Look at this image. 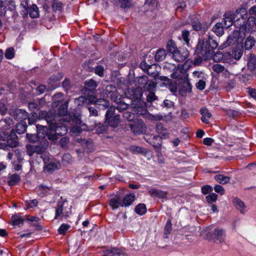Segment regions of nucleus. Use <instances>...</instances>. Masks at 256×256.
I'll use <instances>...</instances> for the list:
<instances>
[{"instance_id":"obj_1","label":"nucleus","mask_w":256,"mask_h":256,"mask_svg":"<svg viewBox=\"0 0 256 256\" xmlns=\"http://www.w3.org/2000/svg\"><path fill=\"white\" fill-rule=\"evenodd\" d=\"M218 46L216 40L209 36L208 38H204L199 40L196 47V53L199 57H202L204 60L212 58L214 50Z\"/></svg>"},{"instance_id":"obj_2","label":"nucleus","mask_w":256,"mask_h":256,"mask_svg":"<svg viewBox=\"0 0 256 256\" xmlns=\"http://www.w3.org/2000/svg\"><path fill=\"white\" fill-rule=\"evenodd\" d=\"M240 14V18H238L234 23V26L240 28V30L248 32L256 24V20L254 16H250L248 18L247 21V11L244 8H240L236 10V16Z\"/></svg>"},{"instance_id":"obj_3","label":"nucleus","mask_w":256,"mask_h":256,"mask_svg":"<svg viewBox=\"0 0 256 256\" xmlns=\"http://www.w3.org/2000/svg\"><path fill=\"white\" fill-rule=\"evenodd\" d=\"M27 125L24 122H21L16 126V130L12 128L10 134L8 132H5L4 135L7 136L6 144L11 148H14L18 146V137L16 132L20 134L25 132L26 130Z\"/></svg>"},{"instance_id":"obj_4","label":"nucleus","mask_w":256,"mask_h":256,"mask_svg":"<svg viewBox=\"0 0 256 256\" xmlns=\"http://www.w3.org/2000/svg\"><path fill=\"white\" fill-rule=\"evenodd\" d=\"M136 90L138 92V94L133 95L135 100L131 102L130 107L135 113V115H144L146 114L147 110L143 102L140 100L142 95V92L139 89Z\"/></svg>"},{"instance_id":"obj_5","label":"nucleus","mask_w":256,"mask_h":256,"mask_svg":"<svg viewBox=\"0 0 256 256\" xmlns=\"http://www.w3.org/2000/svg\"><path fill=\"white\" fill-rule=\"evenodd\" d=\"M246 36L244 32L239 29V30H234L227 38L226 41L224 44V46L226 47L230 44H235L242 42Z\"/></svg>"},{"instance_id":"obj_6","label":"nucleus","mask_w":256,"mask_h":256,"mask_svg":"<svg viewBox=\"0 0 256 256\" xmlns=\"http://www.w3.org/2000/svg\"><path fill=\"white\" fill-rule=\"evenodd\" d=\"M60 120V122H54L48 125V130L52 132H54L59 136H62L66 134L68 132L66 126L64 124H62Z\"/></svg>"},{"instance_id":"obj_7","label":"nucleus","mask_w":256,"mask_h":256,"mask_svg":"<svg viewBox=\"0 0 256 256\" xmlns=\"http://www.w3.org/2000/svg\"><path fill=\"white\" fill-rule=\"evenodd\" d=\"M206 236L208 239H212L216 242L222 243L225 240L226 234L224 230L216 228L212 232L208 233Z\"/></svg>"},{"instance_id":"obj_8","label":"nucleus","mask_w":256,"mask_h":256,"mask_svg":"<svg viewBox=\"0 0 256 256\" xmlns=\"http://www.w3.org/2000/svg\"><path fill=\"white\" fill-rule=\"evenodd\" d=\"M128 125L132 132L135 134H142L146 130L145 124L141 120L136 119V120L133 121L132 124H129Z\"/></svg>"},{"instance_id":"obj_9","label":"nucleus","mask_w":256,"mask_h":256,"mask_svg":"<svg viewBox=\"0 0 256 256\" xmlns=\"http://www.w3.org/2000/svg\"><path fill=\"white\" fill-rule=\"evenodd\" d=\"M66 202H67V200H63L62 198L58 202L57 206L56 208L54 219L62 220L63 217L67 218L69 216L70 212H63L64 206Z\"/></svg>"},{"instance_id":"obj_10","label":"nucleus","mask_w":256,"mask_h":256,"mask_svg":"<svg viewBox=\"0 0 256 256\" xmlns=\"http://www.w3.org/2000/svg\"><path fill=\"white\" fill-rule=\"evenodd\" d=\"M189 56V52L186 48H180L172 54L173 58L176 62H182Z\"/></svg>"},{"instance_id":"obj_11","label":"nucleus","mask_w":256,"mask_h":256,"mask_svg":"<svg viewBox=\"0 0 256 256\" xmlns=\"http://www.w3.org/2000/svg\"><path fill=\"white\" fill-rule=\"evenodd\" d=\"M188 74L182 68V66H180V65H178V68L171 74V77L174 79H176L178 82L186 80V79L188 78Z\"/></svg>"},{"instance_id":"obj_12","label":"nucleus","mask_w":256,"mask_h":256,"mask_svg":"<svg viewBox=\"0 0 256 256\" xmlns=\"http://www.w3.org/2000/svg\"><path fill=\"white\" fill-rule=\"evenodd\" d=\"M236 15V12L234 13L228 12L224 14V18L222 22L225 28H227L233 24H234L238 18H240V14H238V16Z\"/></svg>"},{"instance_id":"obj_13","label":"nucleus","mask_w":256,"mask_h":256,"mask_svg":"<svg viewBox=\"0 0 256 256\" xmlns=\"http://www.w3.org/2000/svg\"><path fill=\"white\" fill-rule=\"evenodd\" d=\"M104 95L107 98H110L113 101L116 100L120 96L118 94L116 86L113 84L108 85L104 91Z\"/></svg>"},{"instance_id":"obj_14","label":"nucleus","mask_w":256,"mask_h":256,"mask_svg":"<svg viewBox=\"0 0 256 256\" xmlns=\"http://www.w3.org/2000/svg\"><path fill=\"white\" fill-rule=\"evenodd\" d=\"M55 118L56 112L53 109H50L48 112L42 110L38 114V118L45 120L49 125L52 123H54L53 121L55 120Z\"/></svg>"},{"instance_id":"obj_15","label":"nucleus","mask_w":256,"mask_h":256,"mask_svg":"<svg viewBox=\"0 0 256 256\" xmlns=\"http://www.w3.org/2000/svg\"><path fill=\"white\" fill-rule=\"evenodd\" d=\"M178 83L180 84L179 92L182 96H184L187 93H190L192 92V86L188 78Z\"/></svg>"},{"instance_id":"obj_16","label":"nucleus","mask_w":256,"mask_h":256,"mask_svg":"<svg viewBox=\"0 0 256 256\" xmlns=\"http://www.w3.org/2000/svg\"><path fill=\"white\" fill-rule=\"evenodd\" d=\"M148 80V78L146 76H142L138 78L136 82V84L138 86V88H135L132 91V95H136V94H138V92L136 90L137 89H139L142 92V88H144L146 86Z\"/></svg>"},{"instance_id":"obj_17","label":"nucleus","mask_w":256,"mask_h":256,"mask_svg":"<svg viewBox=\"0 0 256 256\" xmlns=\"http://www.w3.org/2000/svg\"><path fill=\"white\" fill-rule=\"evenodd\" d=\"M156 132L160 136V138H167L170 134L169 130L165 128L160 122H158L156 126Z\"/></svg>"},{"instance_id":"obj_18","label":"nucleus","mask_w":256,"mask_h":256,"mask_svg":"<svg viewBox=\"0 0 256 256\" xmlns=\"http://www.w3.org/2000/svg\"><path fill=\"white\" fill-rule=\"evenodd\" d=\"M13 116L16 120L22 121L28 118V113L25 110L16 109L14 112Z\"/></svg>"},{"instance_id":"obj_19","label":"nucleus","mask_w":256,"mask_h":256,"mask_svg":"<svg viewBox=\"0 0 256 256\" xmlns=\"http://www.w3.org/2000/svg\"><path fill=\"white\" fill-rule=\"evenodd\" d=\"M104 254L106 256H124L126 255L120 249L116 248L106 250Z\"/></svg>"},{"instance_id":"obj_20","label":"nucleus","mask_w":256,"mask_h":256,"mask_svg":"<svg viewBox=\"0 0 256 256\" xmlns=\"http://www.w3.org/2000/svg\"><path fill=\"white\" fill-rule=\"evenodd\" d=\"M135 200V196L134 194H126L122 202L121 206L127 207L130 206Z\"/></svg>"},{"instance_id":"obj_21","label":"nucleus","mask_w":256,"mask_h":256,"mask_svg":"<svg viewBox=\"0 0 256 256\" xmlns=\"http://www.w3.org/2000/svg\"><path fill=\"white\" fill-rule=\"evenodd\" d=\"M122 204V199L119 195H116L110 198L109 205L113 210L118 208Z\"/></svg>"},{"instance_id":"obj_22","label":"nucleus","mask_w":256,"mask_h":256,"mask_svg":"<svg viewBox=\"0 0 256 256\" xmlns=\"http://www.w3.org/2000/svg\"><path fill=\"white\" fill-rule=\"evenodd\" d=\"M3 130H8L12 128L14 126L13 120L10 118H6L0 122Z\"/></svg>"},{"instance_id":"obj_23","label":"nucleus","mask_w":256,"mask_h":256,"mask_svg":"<svg viewBox=\"0 0 256 256\" xmlns=\"http://www.w3.org/2000/svg\"><path fill=\"white\" fill-rule=\"evenodd\" d=\"M212 70L217 74L222 73L225 78L230 74V72L225 68L224 66L219 64H214L212 66Z\"/></svg>"},{"instance_id":"obj_24","label":"nucleus","mask_w":256,"mask_h":256,"mask_svg":"<svg viewBox=\"0 0 256 256\" xmlns=\"http://www.w3.org/2000/svg\"><path fill=\"white\" fill-rule=\"evenodd\" d=\"M242 52L240 50H232L230 52H226L224 53V57L229 58L232 60L234 58L236 60H238L242 56Z\"/></svg>"},{"instance_id":"obj_25","label":"nucleus","mask_w":256,"mask_h":256,"mask_svg":"<svg viewBox=\"0 0 256 256\" xmlns=\"http://www.w3.org/2000/svg\"><path fill=\"white\" fill-rule=\"evenodd\" d=\"M200 112L202 115L201 118L202 121L206 124H209V118H210L212 116L208 110L206 108H202L200 110Z\"/></svg>"},{"instance_id":"obj_26","label":"nucleus","mask_w":256,"mask_h":256,"mask_svg":"<svg viewBox=\"0 0 256 256\" xmlns=\"http://www.w3.org/2000/svg\"><path fill=\"white\" fill-rule=\"evenodd\" d=\"M248 68L251 72H253L256 68V57L253 54H250L248 58Z\"/></svg>"},{"instance_id":"obj_27","label":"nucleus","mask_w":256,"mask_h":256,"mask_svg":"<svg viewBox=\"0 0 256 256\" xmlns=\"http://www.w3.org/2000/svg\"><path fill=\"white\" fill-rule=\"evenodd\" d=\"M24 219L22 218L20 214H16L12 216L11 218V224L14 226H22Z\"/></svg>"},{"instance_id":"obj_28","label":"nucleus","mask_w":256,"mask_h":256,"mask_svg":"<svg viewBox=\"0 0 256 256\" xmlns=\"http://www.w3.org/2000/svg\"><path fill=\"white\" fill-rule=\"evenodd\" d=\"M116 104V109L119 112H122L124 110L128 109L129 104H127L125 102L121 100V96L118 98L116 101H114Z\"/></svg>"},{"instance_id":"obj_29","label":"nucleus","mask_w":256,"mask_h":256,"mask_svg":"<svg viewBox=\"0 0 256 256\" xmlns=\"http://www.w3.org/2000/svg\"><path fill=\"white\" fill-rule=\"evenodd\" d=\"M28 12L32 18H36L39 16V10L38 6L35 4H32L28 7Z\"/></svg>"},{"instance_id":"obj_30","label":"nucleus","mask_w":256,"mask_h":256,"mask_svg":"<svg viewBox=\"0 0 256 256\" xmlns=\"http://www.w3.org/2000/svg\"><path fill=\"white\" fill-rule=\"evenodd\" d=\"M148 142L156 149H160L161 148V138L159 136H153Z\"/></svg>"},{"instance_id":"obj_31","label":"nucleus","mask_w":256,"mask_h":256,"mask_svg":"<svg viewBox=\"0 0 256 256\" xmlns=\"http://www.w3.org/2000/svg\"><path fill=\"white\" fill-rule=\"evenodd\" d=\"M214 180L222 184H228L230 180V177L226 176L222 174H218L214 177Z\"/></svg>"},{"instance_id":"obj_32","label":"nucleus","mask_w":256,"mask_h":256,"mask_svg":"<svg viewBox=\"0 0 256 256\" xmlns=\"http://www.w3.org/2000/svg\"><path fill=\"white\" fill-rule=\"evenodd\" d=\"M224 28H225V27L224 26L222 22H218L214 26L212 30L218 36H221L224 33Z\"/></svg>"},{"instance_id":"obj_33","label":"nucleus","mask_w":256,"mask_h":256,"mask_svg":"<svg viewBox=\"0 0 256 256\" xmlns=\"http://www.w3.org/2000/svg\"><path fill=\"white\" fill-rule=\"evenodd\" d=\"M108 125L112 128H116L120 122V116L119 115H115L110 118L108 120H106Z\"/></svg>"},{"instance_id":"obj_34","label":"nucleus","mask_w":256,"mask_h":256,"mask_svg":"<svg viewBox=\"0 0 256 256\" xmlns=\"http://www.w3.org/2000/svg\"><path fill=\"white\" fill-rule=\"evenodd\" d=\"M234 206L241 213L244 212L246 206L244 202L238 198H234L233 200Z\"/></svg>"},{"instance_id":"obj_35","label":"nucleus","mask_w":256,"mask_h":256,"mask_svg":"<svg viewBox=\"0 0 256 256\" xmlns=\"http://www.w3.org/2000/svg\"><path fill=\"white\" fill-rule=\"evenodd\" d=\"M92 126L96 128V132L98 134H102L106 132L108 128V126L106 124H101L100 122H94V124Z\"/></svg>"},{"instance_id":"obj_36","label":"nucleus","mask_w":256,"mask_h":256,"mask_svg":"<svg viewBox=\"0 0 256 256\" xmlns=\"http://www.w3.org/2000/svg\"><path fill=\"white\" fill-rule=\"evenodd\" d=\"M14 6V2L12 0H0V8L3 10L11 9L10 6Z\"/></svg>"},{"instance_id":"obj_37","label":"nucleus","mask_w":256,"mask_h":256,"mask_svg":"<svg viewBox=\"0 0 256 256\" xmlns=\"http://www.w3.org/2000/svg\"><path fill=\"white\" fill-rule=\"evenodd\" d=\"M156 67V66L154 64H148L146 61H142L140 62V67L144 70H146L148 74L150 75H153L155 74L154 72H150V70L152 68V67Z\"/></svg>"},{"instance_id":"obj_38","label":"nucleus","mask_w":256,"mask_h":256,"mask_svg":"<svg viewBox=\"0 0 256 256\" xmlns=\"http://www.w3.org/2000/svg\"><path fill=\"white\" fill-rule=\"evenodd\" d=\"M20 176L18 174H13L8 178V184L10 186H14L20 181Z\"/></svg>"},{"instance_id":"obj_39","label":"nucleus","mask_w":256,"mask_h":256,"mask_svg":"<svg viewBox=\"0 0 256 256\" xmlns=\"http://www.w3.org/2000/svg\"><path fill=\"white\" fill-rule=\"evenodd\" d=\"M149 193L152 196L159 198H164L166 196V193L159 190L152 189Z\"/></svg>"},{"instance_id":"obj_40","label":"nucleus","mask_w":256,"mask_h":256,"mask_svg":"<svg viewBox=\"0 0 256 256\" xmlns=\"http://www.w3.org/2000/svg\"><path fill=\"white\" fill-rule=\"evenodd\" d=\"M166 56V52L164 49L160 48L155 54V60L158 62L163 60Z\"/></svg>"},{"instance_id":"obj_41","label":"nucleus","mask_w":256,"mask_h":256,"mask_svg":"<svg viewBox=\"0 0 256 256\" xmlns=\"http://www.w3.org/2000/svg\"><path fill=\"white\" fill-rule=\"evenodd\" d=\"M192 26L194 30L198 31L201 30L202 28V24L196 16H192Z\"/></svg>"},{"instance_id":"obj_42","label":"nucleus","mask_w":256,"mask_h":256,"mask_svg":"<svg viewBox=\"0 0 256 256\" xmlns=\"http://www.w3.org/2000/svg\"><path fill=\"white\" fill-rule=\"evenodd\" d=\"M68 102H65L58 108V114L60 116H66L68 113Z\"/></svg>"},{"instance_id":"obj_43","label":"nucleus","mask_w":256,"mask_h":256,"mask_svg":"<svg viewBox=\"0 0 256 256\" xmlns=\"http://www.w3.org/2000/svg\"><path fill=\"white\" fill-rule=\"evenodd\" d=\"M120 7L124 9H129L133 6L132 0H119Z\"/></svg>"},{"instance_id":"obj_44","label":"nucleus","mask_w":256,"mask_h":256,"mask_svg":"<svg viewBox=\"0 0 256 256\" xmlns=\"http://www.w3.org/2000/svg\"><path fill=\"white\" fill-rule=\"evenodd\" d=\"M135 212L139 215H143L146 212V206L144 204H139L135 208Z\"/></svg>"},{"instance_id":"obj_45","label":"nucleus","mask_w":256,"mask_h":256,"mask_svg":"<svg viewBox=\"0 0 256 256\" xmlns=\"http://www.w3.org/2000/svg\"><path fill=\"white\" fill-rule=\"evenodd\" d=\"M254 44L255 39L251 36H249L246 40L244 48L246 50H250L254 46Z\"/></svg>"},{"instance_id":"obj_46","label":"nucleus","mask_w":256,"mask_h":256,"mask_svg":"<svg viewBox=\"0 0 256 256\" xmlns=\"http://www.w3.org/2000/svg\"><path fill=\"white\" fill-rule=\"evenodd\" d=\"M172 230V224L171 220L170 219H168L166 223V224L164 227V238H168V236L171 232Z\"/></svg>"},{"instance_id":"obj_47","label":"nucleus","mask_w":256,"mask_h":256,"mask_svg":"<svg viewBox=\"0 0 256 256\" xmlns=\"http://www.w3.org/2000/svg\"><path fill=\"white\" fill-rule=\"evenodd\" d=\"M84 86L86 88H90V90H94L98 86V84L96 81L91 79L84 82Z\"/></svg>"},{"instance_id":"obj_48","label":"nucleus","mask_w":256,"mask_h":256,"mask_svg":"<svg viewBox=\"0 0 256 256\" xmlns=\"http://www.w3.org/2000/svg\"><path fill=\"white\" fill-rule=\"evenodd\" d=\"M123 117L124 119L128 120V122L134 121L136 118L135 113L131 110V111H128L123 114Z\"/></svg>"},{"instance_id":"obj_49","label":"nucleus","mask_w":256,"mask_h":256,"mask_svg":"<svg viewBox=\"0 0 256 256\" xmlns=\"http://www.w3.org/2000/svg\"><path fill=\"white\" fill-rule=\"evenodd\" d=\"M148 118L151 121H160L164 118L163 116L160 114H148L147 116Z\"/></svg>"},{"instance_id":"obj_50","label":"nucleus","mask_w":256,"mask_h":256,"mask_svg":"<svg viewBox=\"0 0 256 256\" xmlns=\"http://www.w3.org/2000/svg\"><path fill=\"white\" fill-rule=\"evenodd\" d=\"M130 151L134 154H143L145 152L144 148L136 146H132L130 148Z\"/></svg>"},{"instance_id":"obj_51","label":"nucleus","mask_w":256,"mask_h":256,"mask_svg":"<svg viewBox=\"0 0 256 256\" xmlns=\"http://www.w3.org/2000/svg\"><path fill=\"white\" fill-rule=\"evenodd\" d=\"M95 104L102 106L104 108H108L110 106L109 102L104 98L97 99L96 100Z\"/></svg>"},{"instance_id":"obj_52","label":"nucleus","mask_w":256,"mask_h":256,"mask_svg":"<svg viewBox=\"0 0 256 256\" xmlns=\"http://www.w3.org/2000/svg\"><path fill=\"white\" fill-rule=\"evenodd\" d=\"M156 87V83L153 80H149L146 86L144 88L145 90L148 92H153Z\"/></svg>"},{"instance_id":"obj_53","label":"nucleus","mask_w":256,"mask_h":256,"mask_svg":"<svg viewBox=\"0 0 256 256\" xmlns=\"http://www.w3.org/2000/svg\"><path fill=\"white\" fill-rule=\"evenodd\" d=\"M74 103L78 106H83L88 103V98L85 96H80L74 100Z\"/></svg>"},{"instance_id":"obj_54","label":"nucleus","mask_w":256,"mask_h":256,"mask_svg":"<svg viewBox=\"0 0 256 256\" xmlns=\"http://www.w3.org/2000/svg\"><path fill=\"white\" fill-rule=\"evenodd\" d=\"M166 49L168 52L173 54L174 52H175V51H176L178 48H177L176 44L172 40H170L168 42Z\"/></svg>"},{"instance_id":"obj_55","label":"nucleus","mask_w":256,"mask_h":256,"mask_svg":"<svg viewBox=\"0 0 256 256\" xmlns=\"http://www.w3.org/2000/svg\"><path fill=\"white\" fill-rule=\"evenodd\" d=\"M47 147V144H40L39 145H34V150H36V153L38 154H43Z\"/></svg>"},{"instance_id":"obj_56","label":"nucleus","mask_w":256,"mask_h":256,"mask_svg":"<svg viewBox=\"0 0 256 256\" xmlns=\"http://www.w3.org/2000/svg\"><path fill=\"white\" fill-rule=\"evenodd\" d=\"M206 198L208 204H212L217 200L218 195L215 193H211L206 196Z\"/></svg>"},{"instance_id":"obj_57","label":"nucleus","mask_w":256,"mask_h":256,"mask_svg":"<svg viewBox=\"0 0 256 256\" xmlns=\"http://www.w3.org/2000/svg\"><path fill=\"white\" fill-rule=\"evenodd\" d=\"M58 168L57 164L52 162H50L44 167V171L50 172Z\"/></svg>"},{"instance_id":"obj_58","label":"nucleus","mask_w":256,"mask_h":256,"mask_svg":"<svg viewBox=\"0 0 256 256\" xmlns=\"http://www.w3.org/2000/svg\"><path fill=\"white\" fill-rule=\"evenodd\" d=\"M70 228V226L68 224H63L59 227L58 229V233L60 234H65L67 230Z\"/></svg>"},{"instance_id":"obj_59","label":"nucleus","mask_w":256,"mask_h":256,"mask_svg":"<svg viewBox=\"0 0 256 256\" xmlns=\"http://www.w3.org/2000/svg\"><path fill=\"white\" fill-rule=\"evenodd\" d=\"M62 8V3L58 2V0H54L52 4V8L54 11H60Z\"/></svg>"},{"instance_id":"obj_60","label":"nucleus","mask_w":256,"mask_h":256,"mask_svg":"<svg viewBox=\"0 0 256 256\" xmlns=\"http://www.w3.org/2000/svg\"><path fill=\"white\" fill-rule=\"evenodd\" d=\"M182 36L183 40L184 41L186 44L188 46L189 44V36H190V32L188 30H183L182 32Z\"/></svg>"},{"instance_id":"obj_61","label":"nucleus","mask_w":256,"mask_h":256,"mask_svg":"<svg viewBox=\"0 0 256 256\" xmlns=\"http://www.w3.org/2000/svg\"><path fill=\"white\" fill-rule=\"evenodd\" d=\"M252 75L250 74H244L240 76V79L243 82L246 84L252 78Z\"/></svg>"},{"instance_id":"obj_62","label":"nucleus","mask_w":256,"mask_h":256,"mask_svg":"<svg viewBox=\"0 0 256 256\" xmlns=\"http://www.w3.org/2000/svg\"><path fill=\"white\" fill-rule=\"evenodd\" d=\"M116 108V106H110L108 108L106 114V120H108L109 118L113 117Z\"/></svg>"},{"instance_id":"obj_63","label":"nucleus","mask_w":256,"mask_h":256,"mask_svg":"<svg viewBox=\"0 0 256 256\" xmlns=\"http://www.w3.org/2000/svg\"><path fill=\"white\" fill-rule=\"evenodd\" d=\"M38 118V116L36 113L32 112L30 116H28V118H27L28 119V124L30 125L34 124Z\"/></svg>"},{"instance_id":"obj_64","label":"nucleus","mask_w":256,"mask_h":256,"mask_svg":"<svg viewBox=\"0 0 256 256\" xmlns=\"http://www.w3.org/2000/svg\"><path fill=\"white\" fill-rule=\"evenodd\" d=\"M236 85V80L234 79H231L228 80L225 86L227 90H230L234 88Z\"/></svg>"}]
</instances>
